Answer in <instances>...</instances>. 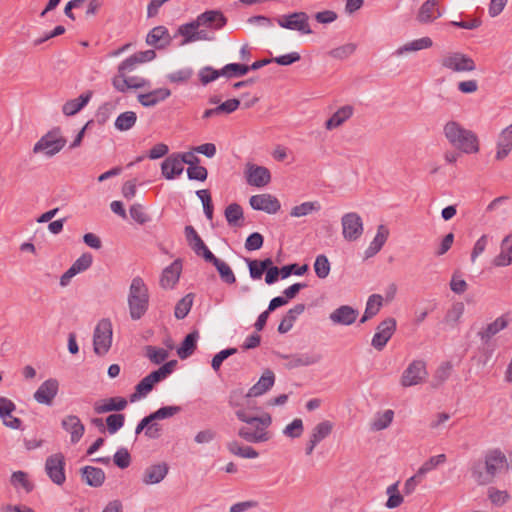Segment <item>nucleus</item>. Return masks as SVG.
Instances as JSON below:
<instances>
[{"instance_id": "nucleus-1", "label": "nucleus", "mask_w": 512, "mask_h": 512, "mask_svg": "<svg viewBox=\"0 0 512 512\" xmlns=\"http://www.w3.org/2000/svg\"><path fill=\"white\" fill-rule=\"evenodd\" d=\"M247 398V392L243 388H236L230 391L228 404L235 408V416L237 419L246 424L238 429V436L248 443H261L270 439V433L267 428L272 423V417L269 413L263 412L261 415L249 414L244 405Z\"/></svg>"}, {"instance_id": "nucleus-2", "label": "nucleus", "mask_w": 512, "mask_h": 512, "mask_svg": "<svg viewBox=\"0 0 512 512\" xmlns=\"http://www.w3.org/2000/svg\"><path fill=\"white\" fill-rule=\"evenodd\" d=\"M507 466V458L501 450H489L483 461L479 460L473 464L471 475L477 484L488 485Z\"/></svg>"}, {"instance_id": "nucleus-3", "label": "nucleus", "mask_w": 512, "mask_h": 512, "mask_svg": "<svg viewBox=\"0 0 512 512\" xmlns=\"http://www.w3.org/2000/svg\"><path fill=\"white\" fill-rule=\"evenodd\" d=\"M444 135L449 143L462 153L473 154L479 151L477 135L456 121H449L445 124Z\"/></svg>"}, {"instance_id": "nucleus-4", "label": "nucleus", "mask_w": 512, "mask_h": 512, "mask_svg": "<svg viewBox=\"0 0 512 512\" xmlns=\"http://www.w3.org/2000/svg\"><path fill=\"white\" fill-rule=\"evenodd\" d=\"M128 306L130 317L133 320H139L148 310V288L141 277L132 279L129 288Z\"/></svg>"}, {"instance_id": "nucleus-5", "label": "nucleus", "mask_w": 512, "mask_h": 512, "mask_svg": "<svg viewBox=\"0 0 512 512\" xmlns=\"http://www.w3.org/2000/svg\"><path fill=\"white\" fill-rule=\"evenodd\" d=\"M66 142V138L61 135V129L55 127L35 143L33 153H42L47 158H51L64 148Z\"/></svg>"}, {"instance_id": "nucleus-6", "label": "nucleus", "mask_w": 512, "mask_h": 512, "mask_svg": "<svg viewBox=\"0 0 512 512\" xmlns=\"http://www.w3.org/2000/svg\"><path fill=\"white\" fill-rule=\"evenodd\" d=\"M112 345V323L110 319H101L93 334V350L99 356L105 355Z\"/></svg>"}, {"instance_id": "nucleus-7", "label": "nucleus", "mask_w": 512, "mask_h": 512, "mask_svg": "<svg viewBox=\"0 0 512 512\" xmlns=\"http://www.w3.org/2000/svg\"><path fill=\"white\" fill-rule=\"evenodd\" d=\"M277 23L282 28L299 31L302 34L312 33L309 16L306 12H293L283 15L277 19Z\"/></svg>"}, {"instance_id": "nucleus-8", "label": "nucleus", "mask_w": 512, "mask_h": 512, "mask_svg": "<svg viewBox=\"0 0 512 512\" xmlns=\"http://www.w3.org/2000/svg\"><path fill=\"white\" fill-rule=\"evenodd\" d=\"M396 327L397 323L393 317H388L381 321L377 325L376 332L371 340L372 347L378 351H382L395 333Z\"/></svg>"}, {"instance_id": "nucleus-9", "label": "nucleus", "mask_w": 512, "mask_h": 512, "mask_svg": "<svg viewBox=\"0 0 512 512\" xmlns=\"http://www.w3.org/2000/svg\"><path fill=\"white\" fill-rule=\"evenodd\" d=\"M65 457L62 453H55L47 457L45 471L50 480L56 485H62L65 480Z\"/></svg>"}, {"instance_id": "nucleus-10", "label": "nucleus", "mask_w": 512, "mask_h": 512, "mask_svg": "<svg viewBox=\"0 0 512 512\" xmlns=\"http://www.w3.org/2000/svg\"><path fill=\"white\" fill-rule=\"evenodd\" d=\"M342 234L348 241L357 240L363 233V222L359 214L355 212L346 213L342 216Z\"/></svg>"}, {"instance_id": "nucleus-11", "label": "nucleus", "mask_w": 512, "mask_h": 512, "mask_svg": "<svg viewBox=\"0 0 512 512\" xmlns=\"http://www.w3.org/2000/svg\"><path fill=\"white\" fill-rule=\"evenodd\" d=\"M427 375L425 362L422 360H414L404 370L401 377V385L410 387L421 383Z\"/></svg>"}, {"instance_id": "nucleus-12", "label": "nucleus", "mask_w": 512, "mask_h": 512, "mask_svg": "<svg viewBox=\"0 0 512 512\" xmlns=\"http://www.w3.org/2000/svg\"><path fill=\"white\" fill-rule=\"evenodd\" d=\"M59 381L56 378L45 380L34 392V400L43 405L51 406L59 391Z\"/></svg>"}, {"instance_id": "nucleus-13", "label": "nucleus", "mask_w": 512, "mask_h": 512, "mask_svg": "<svg viewBox=\"0 0 512 512\" xmlns=\"http://www.w3.org/2000/svg\"><path fill=\"white\" fill-rule=\"evenodd\" d=\"M511 320L510 313H505L482 328L477 336L483 344H488L495 335L509 326Z\"/></svg>"}, {"instance_id": "nucleus-14", "label": "nucleus", "mask_w": 512, "mask_h": 512, "mask_svg": "<svg viewBox=\"0 0 512 512\" xmlns=\"http://www.w3.org/2000/svg\"><path fill=\"white\" fill-rule=\"evenodd\" d=\"M249 204L252 209L264 211L268 214H275L281 208L280 201L275 196L268 193L251 196Z\"/></svg>"}, {"instance_id": "nucleus-15", "label": "nucleus", "mask_w": 512, "mask_h": 512, "mask_svg": "<svg viewBox=\"0 0 512 512\" xmlns=\"http://www.w3.org/2000/svg\"><path fill=\"white\" fill-rule=\"evenodd\" d=\"M246 180L249 185L263 187L270 183L271 174L268 168L248 163L246 166Z\"/></svg>"}, {"instance_id": "nucleus-16", "label": "nucleus", "mask_w": 512, "mask_h": 512, "mask_svg": "<svg viewBox=\"0 0 512 512\" xmlns=\"http://www.w3.org/2000/svg\"><path fill=\"white\" fill-rule=\"evenodd\" d=\"M184 233L188 245L197 256L202 257L206 261L213 255L193 226L187 225L184 229Z\"/></svg>"}, {"instance_id": "nucleus-17", "label": "nucleus", "mask_w": 512, "mask_h": 512, "mask_svg": "<svg viewBox=\"0 0 512 512\" xmlns=\"http://www.w3.org/2000/svg\"><path fill=\"white\" fill-rule=\"evenodd\" d=\"M442 66L456 72L475 70V63L472 58L461 54L453 53L442 60Z\"/></svg>"}, {"instance_id": "nucleus-18", "label": "nucleus", "mask_w": 512, "mask_h": 512, "mask_svg": "<svg viewBox=\"0 0 512 512\" xmlns=\"http://www.w3.org/2000/svg\"><path fill=\"white\" fill-rule=\"evenodd\" d=\"M174 36L169 34L168 29L165 26L154 27L146 36V43L150 46H154L156 49H165L170 46Z\"/></svg>"}, {"instance_id": "nucleus-19", "label": "nucleus", "mask_w": 512, "mask_h": 512, "mask_svg": "<svg viewBox=\"0 0 512 512\" xmlns=\"http://www.w3.org/2000/svg\"><path fill=\"white\" fill-rule=\"evenodd\" d=\"M182 272V260L176 259L167 266L161 274L160 286L163 289H172L178 283Z\"/></svg>"}, {"instance_id": "nucleus-20", "label": "nucleus", "mask_w": 512, "mask_h": 512, "mask_svg": "<svg viewBox=\"0 0 512 512\" xmlns=\"http://www.w3.org/2000/svg\"><path fill=\"white\" fill-rule=\"evenodd\" d=\"M128 405L126 398L115 396L106 398L94 403V411L97 414H104L109 412H120Z\"/></svg>"}, {"instance_id": "nucleus-21", "label": "nucleus", "mask_w": 512, "mask_h": 512, "mask_svg": "<svg viewBox=\"0 0 512 512\" xmlns=\"http://www.w3.org/2000/svg\"><path fill=\"white\" fill-rule=\"evenodd\" d=\"M358 314V310L352 306L342 305L329 315V319L334 324L349 326L356 321Z\"/></svg>"}, {"instance_id": "nucleus-22", "label": "nucleus", "mask_w": 512, "mask_h": 512, "mask_svg": "<svg viewBox=\"0 0 512 512\" xmlns=\"http://www.w3.org/2000/svg\"><path fill=\"white\" fill-rule=\"evenodd\" d=\"M160 381L162 380L160 379L158 374H156L155 371H152L135 386V391L130 395L129 398L130 402L133 403L139 400L140 398L145 397L153 390L155 384L159 383Z\"/></svg>"}, {"instance_id": "nucleus-23", "label": "nucleus", "mask_w": 512, "mask_h": 512, "mask_svg": "<svg viewBox=\"0 0 512 512\" xmlns=\"http://www.w3.org/2000/svg\"><path fill=\"white\" fill-rule=\"evenodd\" d=\"M62 428L70 433V441L72 444H76L83 437L85 432V426L76 415H68L61 422Z\"/></svg>"}, {"instance_id": "nucleus-24", "label": "nucleus", "mask_w": 512, "mask_h": 512, "mask_svg": "<svg viewBox=\"0 0 512 512\" xmlns=\"http://www.w3.org/2000/svg\"><path fill=\"white\" fill-rule=\"evenodd\" d=\"M169 466L162 462L147 467L143 473L142 482L145 485H153L160 483L168 474Z\"/></svg>"}, {"instance_id": "nucleus-25", "label": "nucleus", "mask_w": 512, "mask_h": 512, "mask_svg": "<svg viewBox=\"0 0 512 512\" xmlns=\"http://www.w3.org/2000/svg\"><path fill=\"white\" fill-rule=\"evenodd\" d=\"M81 479L90 487L98 488L105 482V472L98 467L84 466L80 469Z\"/></svg>"}, {"instance_id": "nucleus-26", "label": "nucleus", "mask_w": 512, "mask_h": 512, "mask_svg": "<svg viewBox=\"0 0 512 512\" xmlns=\"http://www.w3.org/2000/svg\"><path fill=\"white\" fill-rule=\"evenodd\" d=\"M203 27L212 30H220L226 26L228 19L220 10H206L200 14Z\"/></svg>"}, {"instance_id": "nucleus-27", "label": "nucleus", "mask_w": 512, "mask_h": 512, "mask_svg": "<svg viewBox=\"0 0 512 512\" xmlns=\"http://www.w3.org/2000/svg\"><path fill=\"white\" fill-rule=\"evenodd\" d=\"M275 383V374L272 370L266 369L258 382L248 391L247 396L258 397L269 391Z\"/></svg>"}, {"instance_id": "nucleus-28", "label": "nucleus", "mask_w": 512, "mask_h": 512, "mask_svg": "<svg viewBox=\"0 0 512 512\" xmlns=\"http://www.w3.org/2000/svg\"><path fill=\"white\" fill-rule=\"evenodd\" d=\"M171 91L168 88H158L145 94L137 96L138 102L144 107H154L158 103L170 97Z\"/></svg>"}, {"instance_id": "nucleus-29", "label": "nucleus", "mask_w": 512, "mask_h": 512, "mask_svg": "<svg viewBox=\"0 0 512 512\" xmlns=\"http://www.w3.org/2000/svg\"><path fill=\"white\" fill-rule=\"evenodd\" d=\"M207 263H211L217 270L220 279L228 284L232 285L236 283V277L231 267L223 260L217 258L214 254L206 260Z\"/></svg>"}, {"instance_id": "nucleus-30", "label": "nucleus", "mask_w": 512, "mask_h": 512, "mask_svg": "<svg viewBox=\"0 0 512 512\" xmlns=\"http://www.w3.org/2000/svg\"><path fill=\"white\" fill-rule=\"evenodd\" d=\"M183 170L184 167L181 165L177 154L168 156L161 164L162 175L167 180H172L181 175Z\"/></svg>"}, {"instance_id": "nucleus-31", "label": "nucleus", "mask_w": 512, "mask_h": 512, "mask_svg": "<svg viewBox=\"0 0 512 512\" xmlns=\"http://www.w3.org/2000/svg\"><path fill=\"white\" fill-rule=\"evenodd\" d=\"M512 235L509 234L504 237L501 242V251L494 257L492 264L495 267H505L512 263Z\"/></svg>"}, {"instance_id": "nucleus-32", "label": "nucleus", "mask_w": 512, "mask_h": 512, "mask_svg": "<svg viewBox=\"0 0 512 512\" xmlns=\"http://www.w3.org/2000/svg\"><path fill=\"white\" fill-rule=\"evenodd\" d=\"M198 339V330H193L187 334L177 349L178 357L182 360L189 358L197 348Z\"/></svg>"}, {"instance_id": "nucleus-33", "label": "nucleus", "mask_w": 512, "mask_h": 512, "mask_svg": "<svg viewBox=\"0 0 512 512\" xmlns=\"http://www.w3.org/2000/svg\"><path fill=\"white\" fill-rule=\"evenodd\" d=\"M497 146L496 159L502 160L508 156L512 149V125L502 130L498 138Z\"/></svg>"}, {"instance_id": "nucleus-34", "label": "nucleus", "mask_w": 512, "mask_h": 512, "mask_svg": "<svg viewBox=\"0 0 512 512\" xmlns=\"http://www.w3.org/2000/svg\"><path fill=\"white\" fill-rule=\"evenodd\" d=\"M92 97V91H87L81 94L78 98L68 100L62 107V112L66 116H73L82 110L90 101Z\"/></svg>"}, {"instance_id": "nucleus-35", "label": "nucleus", "mask_w": 512, "mask_h": 512, "mask_svg": "<svg viewBox=\"0 0 512 512\" xmlns=\"http://www.w3.org/2000/svg\"><path fill=\"white\" fill-rule=\"evenodd\" d=\"M353 107L345 105L339 108L326 122L325 127L328 130H332L341 126L346 120L353 115Z\"/></svg>"}, {"instance_id": "nucleus-36", "label": "nucleus", "mask_w": 512, "mask_h": 512, "mask_svg": "<svg viewBox=\"0 0 512 512\" xmlns=\"http://www.w3.org/2000/svg\"><path fill=\"white\" fill-rule=\"evenodd\" d=\"M433 42L429 37H423L420 39L413 40L412 42L406 43L405 45L399 47L394 54L397 56H401L405 53L416 52L422 49H427L432 46Z\"/></svg>"}, {"instance_id": "nucleus-37", "label": "nucleus", "mask_w": 512, "mask_h": 512, "mask_svg": "<svg viewBox=\"0 0 512 512\" xmlns=\"http://www.w3.org/2000/svg\"><path fill=\"white\" fill-rule=\"evenodd\" d=\"M228 451L241 458L253 459L259 456V453L251 446H242L238 441H230L226 445Z\"/></svg>"}, {"instance_id": "nucleus-38", "label": "nucleus", "mask_w": 512, "mask_h": 512, "mask_svg": "<svg viewBox=\"0 0 512 512\" xmlns=\"http://www.w3.org/2000/svg\"><path fill=\"white\" fill-rule=\"evenodd\" d=\"M320 360V355L294 354L291 355L289 362L286 364V368L294 369L301 366H308L318 363Z\"/></svg>"}, {"instance_id": "nucleus-39", "label": "nucleus", "mask_w": 512, "mask_h": 512, "mask_svg": "<svg viewBox=\"0 0 512 512\" xmlns=\"http://www.w3.org/2000/svg\"><path fill=\"white\" fill-rule=\"evenodd\" d=\"M437 5V0H427L425 1L419 9L417 14V20L420 23H430L436 18L440 17L441 14L438 12L437 16H433L432 12Z\"/></svg>"}, {"instance_id": "nucleus-40", "label": "nucleus", "mask_w": 512, "mask_h": 512, "mask_svg": "<svg viewBox=\"0 0 512 512\" xmlns=\"http://www.w3.org/2000/svg\"><path fill=\"white\" fill-rule=\"evenodd\" d=\"M225 218L230 226L240 227L243 220V209L238 203H231L225 209Z\"/></svg>"}, {"instance_id": "nucleus-41", "label": "nucleus", "mask_w": 512, "mask_h": 512, "mask_svg": "<svg viewBox=\"0 0 512 512\" xmlns=\"http://www.w3.org/2000/svg\"><path fill=\"white\" fill-rule=\"evenodd\" d=\"M137 121V115L133 111L121 113L115 120L114 126L119 131L130 130Z\"/></svg>"}, {"instance_id": "nucleus-42", "label": "nucleus", "mask_w": 512, "mask_h": 512, "mask_svg": "<svg viewBox=\"0 0 512 512\" xmlns=\"http://www.w3.org/2000/svg\"><path fill=\"white\" fill-rule=\"evenodd\" d=\"M193 294L189 293L182 297L175 306L174 316L176 319L181 320L184 319L191 310L193 305Z\"/></svg>"}, {"instance_id": "nucleus-43", "label": "nucleus", "mask_w": 512, "mask_h": 512, "mask_svg": "<svg viewBox=\"0 0 512 512\" xmlns=\"http://www.w3.org/2000/svg\"><path fill=\"white\" fill-rule=\"evenodd\" d=\"M332 429V422L328 420L322 421L313 428L310 438L318 444L331 434Z\"/></svg>"}, {"instance_id": "nucleus-44", "label": "nucleus", "mask_w": 512, "mask_h": 512, "mask_svg": "<svg viewBox=\"0 0 512 512\" xmlns=\"http://www.w3.org/2000/svg\"><path fill=\"white\" fill-rule=\"evenodd\" d=\"M248 72V65L241 63H229L222 68V76L227 78L242 77Z\"/></svg>"}, {"instance_id": "nucleus-45", "label": "nucleus", "mask_w": 512, "mask_h": 512, "mask_svg": "<svg viewBox=\"0 0 512 512\" xmlns=\"http://www.w3.org/2000/svg\"><path fill=\"white\" fill-rule=\"evenodd\" d=\"M321 209V206L318 202H303L300 205L294 206L291 209L290 215L292 217H302L306 216L312 212H317Z\"/></svg>"}, {"instance_id": "nucleus-46", "label": "nucleus", "mask_w": 512, "mask_h": 512, "mask_svg": "<svg viewBox=\"0 0 512 512\" xmlns=\"http://www.w3.org/2000/svg\"><path fill=\"white\" fill-rule=\"evenodd\" d=\"M106 429L110 434L118 432L125 423V415L121 413H113L105 419Z\"/></svg>"}, {"instance_id": "nucleus-47", "label": "nucleus", "mask_w": 512, "mask_h": 512, "mask_svg": "<svg viewBox=\"0 0 512 512\" xmlns=\"http://www.w3.org/2000/svg\"><path fill=\"white\" fill-rule=\"evenodd\" d=\"M181 411L182 408L180 406H163L158 410L150 413L149 416L151 420L154 422L173 417L174 415L178 414Z\"/></svg>"}, {"instance_id": "nucleus-48", "label": "nucleus", "mask_w": 512, "mask_h": 512, "mask_svg": "<svg viewBox=\"0 0 512 512\" xmlns=\"http://www.w3.org/2000/svg\"><path fill=\"white\" fill-rule=\"evenodd\" d=\"M314 271L318 278L325 279L330 273V262L324 254L316 257Z\"/></svg>"}, {"instance_id": "nucleus-49", "label": "nucleus", "mask_w": 512, "mask_h": 512, "mask_svg": "<svg viewBox=\"0 0 512 512\" xmlns=\"http://www.w3.org/2000/svg\"><path fill=\"white\" fill-rule=\"evenodd\" d=\"M146 357L154 364H161L168 357L167 350L148 345L145 347Z\"/></svg>"}, {"instance_id": "nucleus-50", "label": "nucleus", "mask_w": 512, "mask_h": 512, "mask_svg": "<svg viewBox=\"0 0 512 512\" xmlns=\"http://www.w3.org/2000/svg\"><path fill=\"white\" fill-rule=\"evenodd\" d=\"M356 50V44L347 43L329 51V55L332 58L343 60L352 55Z\"/></svg>"}, {"instance_id": "nucleus-51", "label": "nucleus", "mask_w": 512, "mask_h": 512, "mask_svg": "<svg viewBox=\"0 0 512 512\" xmlns=\"http://www.w3.org/2000/svg\"><path fill=\"white\" fill-rule=\"evenodd\" d=\"M394 412L390 409L386 410L383 414L373 421L371 427L374 431L386 429L393 421Z\"/></svg>"}, {"instance_id": "nucleus-52", "label": "nucleus", "mask_w": 512, "mask_h": 512, "mask_svg": "<svg viewBox=\"0 0 512 512\" xmlns=\"http://www.w3.org/2000/svg\"><path fill=\"white\" fill-rule=\"evenodd\" d=\"M304 431L303 421L300 418H295L290 424H288L284 430L283 434L290 438H299Z\"/></svg>"}, {"instance_id": "nucleus-53", "label": "nucleus", "mask_w": 512, "mask_h": 512, "mask_svg": "<svg viewBox=\"0 0 512 512\" xmlns=\"http://www.w3.org/2000/svg\"><path fill=\"white\" fill-rule=\"evenodd\" d=\"M237 351H238L237 348L230 347V348H226L224 350H221L220 352L215 354L214 357L212 358V361H211V366H212L213 370L217 372L220 369L222 363L228 357L236 354Z\"/></svg>"}, {"instance_id": "nucleus-54", "label": "nucleus", "mask_w": 512, "mask_h": 512, "mask_svg": "<svg viewBox=\"0 0 512 512\" xmlns=\"http://www.w3.org/2000/svg\"><path fill=\"white\" fill-rule=\"evenodd\" d=\"M446 461V456L444 454H439L433 457H430L423 465L418 469L419 475L422 477L432 469L436 468L438 465L443 464Z\"/></svg>"}, {"instance_id": "nucleus-55", "label": "nucleus", "mask_w": 512, "mask_h": 512, "mask_svg": "<svg viewBox=\"0 0 512 512\" xmlns=\"http://www.w3.org/2000/svg\"><path fill=\"white\" fill-rule=\"evenodd\" d=\"M463 312L464 304L462 302L453 304V306L447 311L445 315V322L452 325L456 324L462 317Z\"/></svg>"}, {"instance_id": "nucleus-56", "label": "nucleus", "mask_w": 512, "mask_h": 512, "mask_svg": "<svg viewBox=\"0 0 512 512\" xmlns=\"http://www.w3.org/2000/svg\"><path fill=\"white\" fill-rule=\"evenodd\" d=\"M220 76H222V68L220 70H216L210 66H206L199 71V78L203 85H207L208 83L215 81Z\"/></svg>"}, {"instance_id": "nucleus-57", "label": "nucleus", "mask_w": 512, "mask_h": 512, "mask_svg": "<svg viewBox=\"0 0 512 512\" xmlns=\"http://www.w3.org/2000/svg\"><path fill=\"white\" fill-rule=\"evenodd\" d=\"M113 462L120 469L129 467L131 463V456L129 451L126 448L118 449L113 456Z\"/></svg>"}, {"instance_id": "nucleus-58", "label": "nucleus", "mask_w": 512, "mask_h": 512, "mask_svg": "<svg viewBox=\"0 0 512 512\" xmlns=\"http://www.w3.org/2000/svg\"><path fill=\"white\" fill-rule=\"evenodd\" d=\"M264 244V237L259 232L251 233L245 240V249L248 251H255L262 248Z\"/></svg>"}, {"instance_id": "nucleus-59", "label": "nucleus", "mask_w": 512, "mask_h": 512, "mask_svg": "<svg viewBox=\"0 0 512 512\" xmlns=\"http://www.w3.org/2000/svg\"><path fill=\"white\" fill-rule=\"evenodd\" d=\"M382 301H383V298L381 295H379V294L370 295L367 300L366 307H365L366 313L376 316L382 307Z\"/></svg>"}, {"instance_id": "nucleus-60", "label": "nucleus", "mask_w": 512, "mask_h": 512, "mask_svg": "<svg viewBox=\"0 0 512 512\" xmlns=\"http://www.w3.org/2000/svg\"><path fill=\"white\" fill-rule=\"evenodd\" d=\"M131 218L139 224H145L150 221V217L144 212V208L141 204L135 203L130 207Z\"/></svg>"}, {"instance_id": "nucleus-61", "label": "nucleus", "mask_w": 512, "mask_h": 512, "mask_svg": "<svg viewBox=\"0 0 512 512\" xmlns=\"http://www.w3.org/2000/svg\"><path fill=\"white\" fill-rule=\"evenodd\" d=\"M309 270V266L307 264H303L299 266L297 263H291L288 265L282 266L283 271V279L290 277L292 274L297 276L304 275Z\"/></svg>"}, {"instance_id": "nucleus-62", "label": "nucleus", "mask_w": 512, "mask_h": 512, "mask_svg": "<svg viewBox=\"0 0 512 512\" xmlns=\"http://www.w3.org/2000/svg\"><path fill=\"white\" fill-rule=\"evenodd\" d=\"M187 176L189 180L204 182L208 177V171L205 167L196 164L187 168Z\"/></svg>"}, {"instance_id": "nucleus-63", "label": "nucleus", "mask_w": 512, "mask_h": 512, "mask_svg": "<svg viewBox=\"0 0 512 512\" xmlns=\"http://www.w3.org/2000/svg\"><path fill=\"white\" fill-rule=\"evenodd\" d=\"M93 262V257L90 253H83L72 265L71 267L75 270V272L81 273L86 271L91 267Z\"/></svg>"}, {"instance_id": "nucleus-64", "label": "nucleus", "mask_w": 512, "mask_h": 512, "mask_svg": "<svg viewBox=\"0 0 512 512\" xmlns=\"http://www.w3.org/2000/svg\"><path fill=\"white\" fill-rule=\"evenodd\" d=\"M139 64L137 57L133 54L119 64L118 73L121 76H125L128 73L133 72Z\"/></svg>"}]
</instances>
